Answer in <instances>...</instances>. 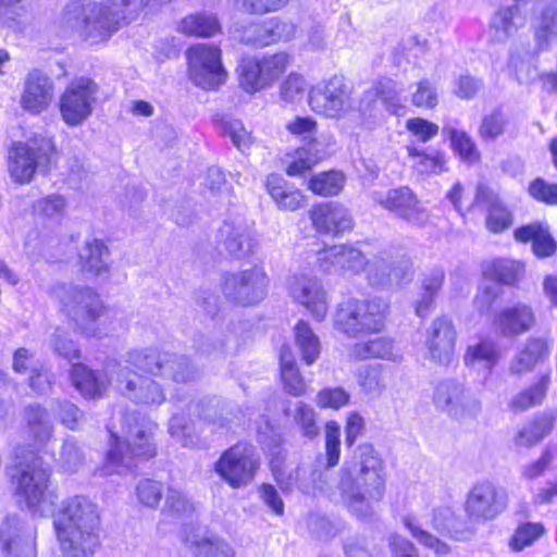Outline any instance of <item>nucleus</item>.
I'll list each match as a JSON object with an SVG mask.
<instances>
[{
	"label": "nucleus",
	"instance_id": "obj_1",
	"mask_svg": "<svg viewBox=\"0 0 557 557\" xmlns=\"http://www.w3.org/2000/svg\"><path fill=\"white\" fill-rule=\"evenodd\" d=\"M173 0H72L55 20L63 34L76 33L91 45L108 41L139 14L158 11Z\"/></svg>",
	"mask_w": 557,
	"mask_h": 557
},
{
	"label": "nucleus",
	"instance_id": "obj_2",
	"mask_svg": "<svg viewBox=\"0 0 557 557\" xmlns=\"http://www.w3.org/2000/svg\"><path fill=\"white\" fill-rule=\"evenodd\" d=\"M382 459L370 444L358 446L341 470L338 487L348 509L360 519L373 513L372 504L384 494Z\"/></svg>",
	"mask_w": 557,
	"mask_h": 557
},
{
	"label": "nucleus",
	"instance_id": "obj_3",
	"mask_svg": "<svg viewBox=\"0 0 557 557\" xmlns=\"http://www.w3.org/2000/svg\"><path fill=\"white\" fill-rule=\"evenodd\" d=\"M53 525L66 557H92L101 545L100 515L97 505L85 496L63 502Z\"/></svg>",
	"mask_w": 557,
	"mask_h": 557
},
{
	"label": "nucleus",
	"instance_id": "obj_4",
	"mask_svg": "<svg viewBox=\"0 0 557 557\" xmlns=\"http://www.w3.org/2000/svg\"><path fill=\"white\" fill-rule=\"evenodd\" d=\"M157 429V423L136 411L124 413L122 418L123 441L109 429L113 442L107 454V462L101 474L126 473L136 468V460L153 458L157 455L154 440Z\"/></svg>",
	"mask_w": 557,
	"mask_h": 557
},
{
	"label": "nucleus",
	"instance_id": "obj_5",
	"mask_svg": "<svg viewBox=\"0 0 557 557\" xmlns=\"http://www.w3.org/2000/svg\"><path fill=\"white\" fill-rule=\"evenodd\" d=\"M388 309V302L382 298H349L338 305L334 325L348 337L379 333L384 329Z\"/></svg>",
	"mask_w": 557,
	"mask_h": 557
},
{
	"label": "nucleus",
	"instance_id": "obj_6",
	"mask_svg": "<svg viewBox=\"0 0 557 557\" xmlns=\"http://www.w3.org/2000/svg\"><path fill=\"white\" fill-rule=\"evenodd\" d=\"M53 294L59 300L61 310L86 336H97V321L104 307L100 296L90 287L61 284L54 287Z\"/></svg>",
	"mask_w": 557,
	"mask_h": 557
},
{
	"label": "nucleus",
	"instance_id": "obj_7",
	"mask_svg": "<svg viewBox=\"0 0 557 557\" xmlns=\"http://www.w3.org/2000/svg\"><path fill=\"white\" fill-rule=\"evenodd\" d=\"M107 381L123 396L145 405H160L165 396L160 385L145 377L117 360H109L103 368Z\"/></svg>",
	"mask_w": 557,
	"mask_h": 557
},
{
	"label": "nucleus",
	"instance_id": "obj_8",
	"mask_svg": "<svg viewBox=\"0 0 557 557\" xmlns=\"http://www.w3.org/2000/svg\"><path fill=\"white\" fill-rule=\"evenodd\" d=\"M53 153V144L46 138L13 144L8 156L11 178L18 184L29 183L37 170L42 173L48 171Z\"/></svg>",
	"mask_w": 557,
	"mask_h": 557
},
{
	"label": "nucleus",
	"instance_id": "obj_9",
	"mask_svg": "<svg viewBox=\"0 0 557 557\" xmlns=\"http://www.w3.org/2000/svg\"><path fill=\"white\" fill-rule=\"evenodd\" d=\"M260 467L253 445L239 442L226 449L214 463V471L233 488L250 484Z\"/></svg>",
	"mask_w": 557,
	"mask_h": 557
},
{
	"label": "nucleus",
	"instance_id": "obj_10",
	"mask_svg": "<svg viewBox=\"0 0 557 557\" xmlns=\"http://www.w3.org/2000/svg\"><path fill=\"white\" fill-rule=\"evenodd\" d=\"M20 469L12 474V482L15 484L16 494L22 497L29 509L38 507L41 503L53 504L54 494L49 491L51 468L41 457L33 456Z\"/></svg>",
	"mask_w": 557,
	"mask_h": 557
},
{
	"label": "nucleus",
	"instance_id": "obj_11",
	"mask_svg": "<svg viewBox=\"0 0 557 557\" xmlns=\"http://www.w3.org/2000/svg\"><path fill=\"white\" fill-rule=\"evenodd\" d=\"M190 81L199 88L214 90L226 82L221 50L210 44H195L186 51Z\"/></svg>",
	"mask_w": 557,
	"mask_h": 557
},
{
	"label": "nucleus",
	"instance_id": "obj_12",
	"mask_svg": "<svg viewBox=\"0 0 557 557\" xmlns=\"http://www.w3.org/2000/svg\"><path fill=\"white\" fill-rule=\"evenodd\" d=\"M269 277L262 267L226 272L222 276L221 288L225 298L234 304L251 306L263 300L268 294Z\"/></svg>",
	"mask_w": 557,
	"mask_h": 557
},
{
	"label": "nucleus",
	"instance_id": "obj_13",
	"mask_svg": "<svg viewBox=\"0 0 557 557\" xmlns=\"http://www.w3.org/2000/svg\"><path fill=\"white\" fill-rule=\"evenodd\" d=\"M308 102L317 114L339 119L352 108L351 88L342 77L334 76L313 86L309 91Z\"/></svg>",
	"mask_w": 557,
	"mask_h": 557
},
{
	"label": "nucleus",
	"instance_id": "obj_14",
	"mask_svg": "<svg viewBox=\"0 0 557 557\" xmlns=\"http://www.w3.org/2000/svg\"><path fill=\"white\" fill-rule=\"evenodd\" d=\"M433 403L438 410L457 420L475 417L481 411L479 399L462 383L453 379L438 382Z\"/></svg>",
	"mask_w": 557,
	"mask_h": 557
},
{
	"label": "nucleus",
	"instance_id": "obj_15",
	"mask_svg": "<svg viewBox=\"0 0 557 557\" xmlns=\"http://www.w3.org/2000/svg\"><path fill=\"white\" fill-rule=\"evenodd\" d=\"M403 85L391 78L377 81L371 88L362 94L359 103V112L362 117L361 124L371 129L374 124V114L372 113L376 100L380 99L386 110L394 115H404L406 112V97Z\"/></svg>",
	"mask_w": 557,
	"mask_h": 557
},
{
	"label": "nucleus",
	"instance_id": "obj_16",
	"mask_svg": "<svg viewBox=\"0 0 557 557\" xmlns=\"http://www.w3.org/2000/svg\"><path fill=\"white\" fill-rule=\"evenodd\" d=\"M372 200L409 224L423 226L429 221L428 210L408 186L391 188L385 193L373 191Z\"/></svg>",
	"mask_w": 557,
	"mask_h": 557
},
{
	"label": "nucleus",
	"instance_id": "obj_17",
	"mask_svg": "<svg viewBox=\"0 0 557 557\" xmlns=\"http://www.w3.org/2000/svg\"><path fill=\"white\" fill-rule=\"evenodd\" d=\"M97 91V84L89 78H79L66 87L60 98V112L65 124L77 126L90 116Z\"/></svg>",
	"mask_w": 557,
	"mask_h": 557
},
{
	"label": "nucleus",
	"instance_id": "obj_18",
	"mask_svg": "<svg viewBox=\"0 0 557 557\" xmlns=\"http://www.w3.org/2000/svg\"><path fill=\"white\" fill-rule=\"evenodd\" d=\"M508 503L507 493L490 481L472 486L465 504L468 517L474 521H488L502 513Z\"/></svg>",
	"mask_w": 557,
	"mask_h": 557
},
{
	"label": "nucleus",
	"instance_id": "obj_19",
	"mask_svg": "<svg viewBox=\"0 0 557 557\" xmlns=\"http://www.w3.org/2000/svg\"><path fill=\"white\" fill-rule=\"evenodd\" d=\"M456 339L453 320L447 315L435 318L425 330L426 358L441 367H450L456 361Z\"/></svg>",
	"mask_w": 557,
	"mask_h": 557
},
{
	"label": "nucleus",
	"instance_id": "obj_20",
	"mask_svg": "<svg viewBox=\"0 0 557 557\" xmlns=\"http://www.w3.org/2000/svg\"><path fill=\"white\" fill-rule=\"evenodd\" d=\"M413 275L412 263L407 257L394 260L387 252L375 256L367 269L369 284L381 288L403 287L412 281Z\"/></svg>",
	"mask_w": 557,
	"mask_h": 557
},
{
	"label": "nucleus",
	"instance_id": "obj_21",
	"mask_svg": "<svg viewBox=\"0 0 557 557\" xmlns=\"http://www.w3.org/2000/svg\"><path fill=\"white\" fill-rule=\"evenodd\" d=\"M288 290L290 297L306 307L317 321L324 320L329 302L326 292L317 277L306 274L294 275L288 281Z\"/></svg>",
	"mask_w": 557,
	"mask_h": 557
},
{
	"label": "nucleus",
	"instance_id": "obj_22",
	"mask_svg": "<svg viewBox=\"0 0 557 557\" xmlns=\"http://www.w3.org/2000/svg\"><path fill=\"white\" fill-rule=\"evenodd\" d=\"M182 541L195 557H234L233 547L208 529L187 524L182 529Z\"/></svg>",
	"mask_w": 557,
	"mask_h": 557
},
{
	"label": "nucleus",
	"instance_id": "obj_23",
	"mask_svg": "<svg viewBox=\"0 0 557 557\" xmlns=\"http://www.w3.org/2000/svg\"><path fill=\"white\" fill-rule=\"evenodd\" d=\"M371 260H366L363 253L349 245H336L324 249L319 257L320 269L325 273L343 275L357 274L367 270Z\"/></svg>",
	"mask_w": 557,
	"mask_h": 557
},
{
	"label": "nucleus",
	"instance_id": "obj_24",
	"mask_svg": "<svg viewBox=\"0 0 557 557\" xmlns=\"http://www.w3.org/2000/svg\"><path fill=\"white\" fill-rule=\"evenodd\" d=\"M314 230L320 234L338 235L352 228L349 210L338 202H322L309 212Z\"/></svg>",
	"mask_w": 557,
	"mask_h": 557
},
{
	"label": "nucleus",
	"instance_id": "obj_25",
	"mask_svg": "<svg viewBox=\"0 0 557 557\" xmlns=\"http://www.w3.org/2000/svg\"><path fill=\"white\" fill-rule=\"evenodd\" d=\"M219 243L232 257L240 259L252 252L256 238L248 223L237 216L224 221L219 230Z\"/></svg>",
	"mask_w": 557,
	"mask_h": 557
},
{
	"label": "nucleus",
	"instance_id": "obj_26",
	"mask_svg": "<svg viewBox=\"0 0 557 557\" xmlns=\"http://www.w3.org/2000/svg\"><path fill=\"white\" fill-rule=\"evenodd\" d=\"M52 97L53 84L49 76L39 70L29 72L24 81L22 108L32 114H38L49 107Z\"/></svg>",
	"mask_w": 557,
	"mask_h": 557
},
{
	"label": "nucleus",
	"instance_id": "obj_27",
	"mask_svg": "<svg viewBox=\"0 0 557 557\" xmlns=\"http://www.w3.org/2000/svg\"><path fill=\"white\" fill-rule=\"evenodd\" d=\"M535 324L532 307L524 302H516L499 310L493 325L503 336L515 337L527 333Z\"/></svg>",
	"mask_w": 557,
	"mask_h": 557
},
{
	"label": "nucleus",
	"instance_id": "obj_28",
	"mask_svg": "<svg viewBox=\"0 0 557 557\" xmlns=\"http://www.w3.org/2000/svg\"><path fill=\"white\" fill-rule=\"evenodd\" d=\"M294 34L295 26L292 23L272 17L247 26L240 40L247 45L269 46L281 40L287 41Z\"/></svg>",
	"mask_w": 557,
	"mask_h": 557
},
{
	"label": "nucleus",
	"instance_id": "obj_29",
	"mask_svg": "<svg viewBox=\"0 0 557 557\" xmlns=\"http://www.w3.org/2000/svg\"><path fill=\"white\" fill-rule=\"evenodd\" d=\"M331 468L324 465L323 458H318L310 469L297 468L289 474V480L293 483L286 484L281 488L290 490L295 485L304 494L315 496L318 493H326L331 490Z\"/></svg>",
	"mask_w": 557,
	"mask_h": 557
},
{
	"label": "nucleus",
	"instance_id": "obj_30",
	"mask_svg": "<svg viewBox=\"0 0 557 557\" xmlns=\"http://www.w3.org/2000/svg\"><path fill=\"white\" fill-rule=\"evenodd\" d=\"M513 237L517 242L532 244V252L539 259L549 258L557 250V243L549 232V227L541 222L522 225L515 230Z\"/></svg>",
	"mask_w": 557,
	"mask_h": 557
},
{
	"label": "nucleus",
	"instance_id": "obj_31",
	"mask_svg": "<svg viewBox=\"0 0 557 557\" xmlns=\"http://www.w3.org/2000/svg\"><path fill=\"white\" fill-rule=\"evenodd\" d=\"M474 203L486 208V226L491 232L499 233L511 225V213L490 187L483 184L478 186Z\"/></svg>",
	"mask_w": 557,
	"mask_h": 557
},
{
	"label": "nucleus",
	"instance_id": "obj_32",
	"mask_svg": "<svg viewBox=\"0 0 557 557\" xmlns=\"http://www.w3.org/2000/svg\"><path fill=\"white\" fill-rule=\"evenodd\" d=\"M168 352H160L153 349L148 350H133L128 352L125 361H120L123 366L136 368L144 372L152 375H161L164 373V369L169 370L174 368L175 364L178 367H186V363L182 359H170L166 358Z\"/></svg>",
	"mask_w": 557,
	"mask_h": 557
},
{
	"label": "nucleus",
	"instance_id": "obj_33",
	"mask_svg": "<svg viewBox=\"0 0 557 557\" xmlns=\"http://www.w3.org/2000/svg\"><path fill=\"white\" fill-rule=\"evenodd\" d=\"M265 187L280 210L296 211L305 205L302 193L278 174L268 175Z\"/></svg>",
	"mask_w": 557,
	"mask_h": 557
},
{
	"label": "nucleus",
	"instance_id": "obj_34",
	"mask_svg": "<svg viewBox=\"0 0 557 557\" xmlns=\"http://www.w3.org/2000/svg\"><path fill=\"white\" fill-rule=\"evenodd\" d=\"M176 29L185 36L211 38L221 33L222 26L215 13L197 11L184 16L177 23Z\"/></svg>",
	"mask_w": 557,
	"mask_h": 557
},
{
	"label": "nucleus",
	"instance_id": "obj_35",
	"mask_svg": "<svg viewBox=\"0 0 557 557\" xmlns=\"http://www.w3.org/2000/svg\"><path fill=\"white\" fill-rule=\"evenodd\" d=\"M23 419L28 435L36 445L45 446L53 437V423L48 410L39 404H32L24 408Z\"/></svg>",
	"mask_w": 557,
	"mask_h": 557
},
{
	"label": "nucleus",
	"instance_id": "obj_36",
	"mask_svg": "<svg viewBox=\"0 0 557 557\" xmlns=\"http://www.w3.org/2000/svg\"><path fill=\"white\" fill-rule=\"evenodd\" d=\"M500 359L498 345L488 338L481 339L470 345L463 356L465 364L476 371L485 372L488 375Z\"/></svg>",
	"mask_w": 557,
	"mask_h": 557
},
{
	"label": "nucleus",
	"instance_id": "obj_37",
	"mask_svg": "<svg viewBox=\"0 0 557 557\" xmlns=\"http://www.w3.org/2000/svg\"><path fill=\"white\" fill-rule=\"evenodd\" d=\"M550 352V343L541 337H531L510 363V372L520 374L531 371L540 361Z\"/></svg>",
	"mask_w": 557,
	"mask_h": 557
},
{
	"label": "nucleus",
	"instance_id": "obj_38",
	"mask_svg": "<svg viewBox=\"0 0 557 557\" xmlns=\"http://www.w3.org/2000/svg\"><path fill=\"white\" fill-rule=\"evenodd\" d=\"M411 168L419 174H436L447 171L445 154L433 147L419 148L414 144L406 146Z\"/></svg>",
	"mask_w": 557,
	"mask_h": 557
},
{
	"label": "nucleus",
	"instance_id": "obj_39",
	"mask_svg": "<svg viewBox=\"0 0 557 557\" xmlns=\"http://www.w3.org/2000/svg\"><path fill=\"white\" fill-rule=\"evenodd\" d=\"M109 249L102 240L87 242L79 252V260L84 271L107 280L109 277Z\"/></svg>",
	"mask_w": 557,
	"mask_h": 557
},
{
	"label": "nucleus",
	"instance_id": "obj_40",
	"mask_svg": "<svg viewBox=\"0 0 557 557\" xmlns=\"http://www.w3.org/2000/svg\"><path fill=\"white\" fill-rule=\"evenodd\" d=\"M445 280V271L442 268H434L424 273L421 278L420 294L416 301L414 311L420 318L429 314L433 308L434 300L441 290Z\"/></svg>",
	"mask_w": 557,
	"mask_h": 557
},
{
	"label": "nucleus",
	"instance_id": "obj_41",
	"mask_svg": "<svg viewBox=\"0 0 557 557\" xmlns=\"http://www.w3.org/2000/svg\"><path fill=\"white\" fill-rule=\"evenodd\" d=\"M350 357L356 360H366L370 358L386 359L399 361L401 354L395 348L392 339L377 337L368 342L357 343L350 349Z\"/></svg>",
	"mask_w": 557,
	"mask_h": 557
},
{
	"label": "nucleus",
	"instance_id": "obj_42",
	"mask_svg": "<svg viewBox=\"0 0 557 557\" xmlns=\"http://www.w3.org/2000/svg\"><path fill=\"white\" fill-rule=\"evenodd\" d=\"M281 379L284 389L293 395L300 396L306 392V383L297 368L295 357L289 346L280 349Z\"/></svg>",
	"mask_w": 557,
	"mask_h": 557
},
{
	"label": "nucleus",
	"instance_id": "obj_43",
	"mask_svg": "<svg viewBox=\"0 0 557 557\" xmlns=\"http://www.w3.org/2000/svg\"><path fill=\"white\" fill-rule=\"evenodd\" d=\"M522 21L519 16V5L502 7L491 20V29L494 32L493 39L496 41H505L512 36Z\"/></svg>",
	"mask_w": 557,
	"mask_h": 557
},
{
	"label": "nucleus",
	"instance_id": "obj_44",
	"mask_svg": "<svg viewBox=\"0 0 557 557\" xmlns=\"http://www.w3.org/2000/svg\"><path fill=\"white\" fill-rule=\"evenodd\" d=\"M284 414L292 418L295 426L304 437L313 440L320 434L317 413L310 405L304 401H296L294 409L286 408Z\"/></svg>",
	"mask_w": 557,
	"mask_h": 557
},
{
	"label": "nucleus",
	"instance_id": "obj_45",
	"mask_svg": "<svg viewBox=\"0 0 557 557\" xmlns=\"http://www.w3.org/2000/svg\"><path fill=\"white\" fill-rule=\"evenodd\" d=\"M71 376L75 387L85 398L101 397L106 391V384L84 364L74 363Z\"/></svg>",
	"mask_w": 557,
	"mask_h": 557
},
{
	"label": "nucleus",
	"instance_id": "obj_46",
	"mask_svg": "<svg viewBox=\"0 0 557 557\" xmlns=\"http://www.w3.org/2000/svg\"><path fill=\"white\" fill-rule=\"evenodd\" d=\"M432 525L441 534H447L455 540H465L467 530L463 521L449 507H438L433 510Z\"/></svg>",
	"mask_w": 557,
	"mask_h": 557
},
{
	"label": "nucleus",
	"instance_id": "obj_47",
	"mask_svg": "<svg viewBox=\"0 0 557 557\" xmlns=\"http://www.w3.org/2000/svg\"><path fill=\"white\" fill-rule=\"evenodd\" d=\"M442 134L450 141L451 149L461 160L472 163L480 159L476 145L467 132L445 125L442 128Z\"/></svg>",
	"mask_w": 557,
	"mask_h": 557
},
{
	"label": "nucleus",
	"instance_id": "obj_48",
	"mask_svg": "<svg viewBox=\"0 0 557 557\" xmlns=\"http://www.w3.org/2000/svg\"><path fill=\"white\" fill-rule=\"evenodd\" d=\"M237 74L239 86L248 94H255L267 88L260 62L257 58H242L237 66Z\"/></svg>",
	"mask_w": 557,
	"mask_h": 557
},
{
	"label": "nucleus",
	"instance_id": "obj_49",
	"mask_svg": "<svg viewBox=\"0 0 557 557\" xmlns=\"http://www.w3.org/2000/svg\"><path fill=\"white\" fill-rule=\"evenodd\" d=\"M85 462V453L73 436L64 438L55 459L57 467L63 472L76 473Z\"/></svg>",
	"mask_w": 557,
	"mask_h": 557
},
{
	"label": "nucleus",
	"instance_id": "obj_50",
	"mask_svg": "<svg viewBox=\"0 0 557 557\" xmlns=\"http://www.w3.org/2000/svg\"><path fill=\"white\" fill-rule=\"evenodd\" d=\"M555 420V412H544L537 416L519 432L517 438L518 444L530 446L540 442L552 431Z\"/></svg>",
	"mask_w": 557,
	"mask_h": 557
},
{
	"label": "nucleus",
	"instance_id": "obj_51",
	"mask_svg": "<svg viewBox=\"0 0 557 557\" xmlns=\"http://www.w3.org/2000/svg\"><path fill=\"white\" fill-rule=\"evenodd\" d=\"M295 339L302 360L308 366L314 363L320 355V341L307 322L300 320L295 325Z\"/></svg>",
	"mask_w": 557,
	"mask_h": 557
},
{
	"label": "nucleus",
	"instance_id": "obj_52",
	"mask_svg": "<svg viewBox=\"0 0 557 557\" xmlns=\"http://www.w3.org/2000/svg\"><path fill=\"white\" fill-rule=\"evenodd\" d=\"M549 383L550 374H542L534 385L520 392L511 399L510 407L515 411H524L533 406L540 405L546 395Z\"/></svg>",
	"mask_w": 557,
	"mask_h": 557
},
{
	"label": "nucleus",
	"instance_id": "obj_53",
	"mask_svg": "<svg viewBox=\"0 0 557 557\" xmlns=\"http://www.w3.org/2000/svg\"><path fill=\"white\" fill-rule=\"evenodd\" d=\"M557 37V1L549 2L542 11L535 29V39L540 50H546L549 40Z\"/></svg>",
	"mask_w": 557,
	"mask_h": 557
},
{
	"label": "nucleus",
	"instance_id": "obj_54",
	"mask_svg": "<svg viewBox=\"0 0 557 557\" xmlns=\"http://www.w3.org/2000/svg\"><path fill=\"white\" fill-rule=\"evenodd\" d=\"M345 185V175L339 171L322 172L312 176L308 188L315 195L330 197L342 191Z\"/></svg>",
	"mask_w": 557,
	"mask_h": 557
},
{
	"label": "nucleus",
	"instance_id": "obj_55",
	"mask_svg": "<svg viewBox=\"0 0 557 557\" xmlns=\"http://www.w3.org/2000/svg\"><path fill=\"white\" fill-rule=\"evenodd\" d=\"M403 524L410 532L412 537L418 541L419 544L429 549H432L434 554L443 556L449 553V546L433 534L423 530L421 524L413 516H405L403 518Z\"/></svg>",
	"mask_w": 557,
	"mask_h": 557
},
{
	"label": "nucleus",
	"instance_id": "obj_56",
	"mask_svg": "<svg viewBox=\"0 0 557 557\" xmlns=\"http://www.w3.org/2000/svg\"><path fill=\"white\" fill-rule=\"evenodd\" d=\"M0 540L3 552L10 557H36L34 545L11 534V524L8 519L0 529Z\"/></svg>",
	"mask_w": 557,
	"mask_h": 557
},
{
	"label": "nucleus",
	"instance_id": "obj_57",
	"mask_svg": "<svg viewBox=\"0 0 557 557\" xmlns=\"http://www.w3.org/2000/svg\"><path fill=\"white\" fill-rule=\"evenodd\" d=\"M170 436L184 447L199 445V435L194 431L193 424L184 414L174 413L168 428Z\"/></svg>",
	"mask_w": 557,
	"mask_h": 557
},
{
	"label": "nucleus",
	"instance_id": "obj_58",
	"mask_svg": "<svg viewBox=\"0 0 557 557\" xmlns=\"http://www.w3.org/2000/svg\"><path fill=\"white\" fill-rule=\"evenodd\" d=\"M358 382L362 391L371 396L379 397L386 388V379L382 366L363 367L358 374Z\"/></svg>",
	"mask_w": 557,
	"mask_h": 557
},
{
	"label": "nucleus",
	"instance_id": "obj_59",
	"mask_svg": "<svg viewBox=\"0 0 557 557\" xmlns=\"http://www.w3.org/2000/svg\"><path fill=\"white\" fill-rule=\"evenodd\" d=\"M523 265L510 259H496L485 270L491 278L506 285L517 282Z\"/></svg>",
	"mask_w": 557,
	"mask_h": 557
},
{
	"label": "nucleus",
	"instance_id": "obj_60",
	"mask_svg": "<svg viewBox=\"0 0 557 557\" xmlns=\"http://www.w3.org/2000/svg\"><path fill=\"white\" fill-rule=\"evenodd\" d=\"M220 132L224 137H228L233 145L246 152L253 144V136L246 129L239 120H223L220 123Z\"/></svg>",
	"mask_w": 557,
	"mask_h": 557
},
{
	"label": "nucleus",
	"instance_id": "obj_61",
	"mask_svg": "<svg viewBox=\"0 0 557 557\" xmlns=\"http://www.w3.org/2000/svg\"><path fill=\"white\" fill-rule=\"evenodd\" d=\"M259 62L265 86L269 87L287 70L290 64V57L285 52H280L263 57L259 59Z\"/></svg>",
	"mask_w": 557,
	"mask_h": 557
},
{
	"label": "nucleus",
	"instance_id": "obj_62",
	"mask_svg": "<svg viewBox=\"0 0 557 557\" xmlns=\"http://www.w3.org/2000/svg\"><path fill=\"white\" fill-rule=\"evenodd\" d=\"M230 337L220 331L200 334L195 338V347L198 354L203 356H221L225 351Z\"/></svg>",
	"mask_w": 557,
	"mask_h": 557
},
{
	"label": "nucleus",
	"instance_id": "obj_63",
	"mask_svg": "<svg viewBox=\"0 0 557 557\" xmlns=\"http://www.w3.org/2000/svg\"><path fill=\"white\" fill-rule=\"evenodd\" d=\"M507 126V119L500 110H494L482 119L479 136L485 141H493L502 136Z\"/></svg>",
	"mask_w": 557,
	"mask_h": 557
},
{
	"label": "nucleus",
	"instance_id": "obj_64",
	"mask_svg": "<svg viewBox=\"0 0 557 557\" xmlns=\"http://www.w3.org/2000/svg\"><path fill=\"white\" fill-rule=\"evenodd\" d=\"M411 103L417 108H435L438 103L437 87L426 78L421 79L411 94Z\"/></svg>",
	"mask_w": 557,
	"mask_h": 557
}]
</instances>
